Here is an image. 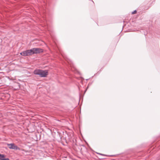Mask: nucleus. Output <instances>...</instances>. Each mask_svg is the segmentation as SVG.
<instances>
[{
  "mask_svg": "<svg viewBox=\"0 0 160 160\" xmlns=\"http://www.w3.org/2000/svg\"><path fill=\"white\" fill-rule=\"evenodd\" d=\"M31 51V55L34 54L39 53L43 52V49L39 48H33L30 49Z\"/></svg>",
  "mask_w": 160,
  "mask_h": 160,
  "instance_id": "f03ea898",
  "label": "nucleus"
},
{
  "mask_svg": "<svg viewBox=\"0 0 160 160\" xmlns=\"http://www.w3.org/2000/svg\"><path fill=\"white\" fill-rule=\"evenodd\" d=\"M31 51L30 50H27L20 52V54L23 56H29L31 55Z\"/></svg>",
  "mask_w": 160,
  "mask_h": 160,
  "instance_id": "7ed1b4c3",
  "label": "nucleus"
},
{
  "mask_svg": "<svg viewBox=\"0 0 160 160\" xmlns=\"http://www.w3.org/2000/svg\"><path fill=\"white\" fill-rule=\"evenodd\" d=\"M34 74L39 75L41 77H46L48 75L47 70H42L40 69H36L33 72Z\"/></svg>",
  "mask_w": 160,
  "mask_h": 160,
  "instance_id": "f257e3e1",
  "label": "nucleus"
},
{
  "mask_svg": "<svg viewBox=\"0 0 160 160\" xmlns=\"http://www.w3.org/2000/svg\"><path fill=\"white\" fill-rule=\"evenodd\" d=\"M5 155L0 153V160H3L5 158Z\"/></svg>",
  "mask_w": 160,
  "mask_h": 160,
  "instance_id": "39448f33",
  "label": "nucleus"
},
{
  "mask_svg": "<svg viewBox=\"0 0 160 160\" xmlns=\"http://www.w3.org/2000/svg\"><path fill=\"white\" fill-rule=\"evenodd\" d=\"M7 145L8 146V148L10 149H13L15 150H19V148L17 146L15 145L14 143H7Z\"/></svg>",
  "mask_w": 160,
  "mask_h": 160,
  "instance_id": "20e7f679",
  "label": "nucleus"
},
{
  "mask_svg": "<svg viewBox=\"0 0 160 160\" xmlns=\"http://www.w3.org/2000/svg\"><path fill=\"white\" fill-rule=\"evenodd\" d=\"M3 160H10L8 158H5Z\"/></svg>",
  "mask_w": 160,
  "mask_h": 160,
  "instance_id": "0eeeda50",
  "label": "nucleus"
},
{
  "mask_svg": "<svg viewBox=\"0 0 160 160\" xmlns=\"http://www.w3.org/2000/svg\"><path fill=\"white\" fill-rule=\"evenodd\" d=\"M137 12L136 10H135L134 11L132 12V14H134Z\"/></svg>",
  "mask_w": 160,
  "mask_h": 160,
  "instance_id": "423d86ee",
  "label": "nucleus"
},
{
  "mask_svg": "<svg viewBox=\"0 0 160 160\" xmlns=\"http://www.w3.org/2000/svg\"><path fill=\"white\" fill-rule=\"evenodd\" d=\"M98 154H100L102 155H103V156H105L103 154H100V153H98Z\"/></svg>",
  "mask_w": 160,
  "mask_h": 160,
  "instance_id": "6e6552de",
  "label": "nucleus"
}]
</instances>
